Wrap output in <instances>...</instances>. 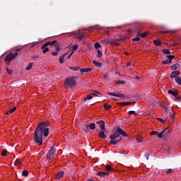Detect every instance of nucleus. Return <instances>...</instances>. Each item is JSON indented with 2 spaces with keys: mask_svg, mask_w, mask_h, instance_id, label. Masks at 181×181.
Listing matches in <instances>:
<instances>
[{
  "mask_svg": "<svg viewBox=\"0 0 181 181\" xmlns=\"http://www.w3.org/2000/svg\"><path fill=\"white\" fill-rule=\"evenodd\" d=\"M56 52H52V56H57V54H59V50H60V47H56Z\"/></svg>",
  "mask_w": 181,
  "mask_h": 181,
  "instance_id": "nucleus-21",
  "label": "nucleus"
},
{
  "mask_svg": "<svg viewBox=\"0 0 181 181\" xmlns=\"http://www.w3.org/2000/svg\"><path fill=\"white\" fill-rule=\"evenodd\" d=\"M103 43H105V45H110L111 44V40H110V39H105L103 40Z\"/></svg>",
  "mask_w": 181,
  "mask_h": 181,
  "instance_id": "nucleus-30",
  "label": "nucleus"
},
{
  "mask_svg": "<svg viewBox=\"0 0 181 181\" xmlns=\"http://www.w3.org/2000/svg\"><path fill=\"white\" fill-rule=\"evenodd\" d=\"M108 95H112L113 97H118L119 98H122V100H124L125 98V95L123 93H119L118 92L116 93H107Z\"/></svg>",
  "mask_w": 181,
  "mask_h": 181,
  "instance_id": "nucleus-6",
  "label": "nucleus"
},
{
  "mask_svg": "<svg viewBox=\"0 0 181 181\" xmlns=\"http://www.w3.org/2000/svg\"><path fill=\"white\" fill-rule=\"evenodd\" d=\"M111 105H108V104H105L103 105V108H105V110H110V108H111Z\"/></svg>",
  "mask_w": 181,
  "mask_h": 181,
  "instance_id": "nucleus-33",
  "label": "nucleus"
},
{
  "mask_svg": "<svg viewBox=\"0 0 181 181\" xmlns=\"http://www.w3.org/2000/svg\"><path fill=\"white\" fill-rule=\"evenodd\" d=\"M93 69L91 68H82L81 69V73H88V71H91Z\"/></svg>",
  "mask_w": 181,
  "mask_h": 181,
  "instance_id": "nucleus-17",
  "label": "nucleus"
},
{
  "mask_svg": "<svg viewBox=\"0 0 181 181\" xmlns=\"http://www.w3.org/2000/svg\"><path fill=\"white\" fill-rule=\"evenodd\" d=\"M170 118L173 121H175V115H173V113H170Z\"/></svg>",
  "mask_w": 181,
  "mask_h": 181,
  "instance_id": "nucleus-44",
  "label": "nucleus"
},
{
  "mask_svg": "<svg viewBox=\"0 0 181 181\" xmlns=\"http://www.w3.org/2000/svg\"><path fill=\"white\" fill-rule=\"evenodd\" d=\"M1 156H6V150H4L1 152Z\"/></svg>",
  "mask_w": 181,
  "mask_h": 181,
  "instance_id": "nucleus-50",
  "label": "nucleus"
},
{
  "mask_svg": "<svg viewBox=\"0 0 181 181\" xmlns=\"http://www.w3.org/2000/svg\"><path fill=\"white\" fill-rule=\"evenodd\" d=\"M88 127L89 129H91L93 131L95 129V124L94 123H91L90 124H89Z\"/></svg>",
  "mask_w": 181,
  "mask_h": 181,
  "instance_id": "nucleus-26",
  "label": "nucleus"
},
{
  "mask_svg": "<svg viewBox=\"0 0 181 181\" xmlns=\"http://www.w3.org/2000/svg\"><path fill=\"white\" fill-rule=\"evenodd\" d=\"M170 132H169V129L166 128L162 132L159 133L158 135V138H163V136H168L169 135Z\"/></svg>",
  "mask_w": 181,
  "mask_h": 181,
  "instance_id": "nucleus-7",
  "label": "nucleus"
},
{
  "mask_svg": "<svg viewBox=\"0 0 181 181\" xmlns=\"http://www.w3.org/2000/svg\"><path fill=\"white\" fill-rule=\"evenodd\" d=\"M67 53H65L59 57V63H61L62 64L64 63V58L66 57V56H67Z\"/></svg>",
  "mask_w": 181,
  "mask_h": 181,
  "instance_id": "nucleus-16",
  "label": "nucleus"
},
{
  "mask_svg": "<svg viewBox=\"0 0 181 181\" xmlns=\"http://www.w3.org/2000/svg\"><path fill=\"white\" fill-rule=\"evenodd\" d=\"M126 54H128V53H127Z\"/></svg>",
  "mask_w": 181,
  "mask_h": 181,
  "instance_id": "nucleus-58",
  "label": "nucleus"
},
{
  "mask_svg": "<svg viewBox=\"0 0 181 181\" xmlns=\"http://www.w3.org/2000/svg\"><path fill=\"white\" fill-rule=\"evenodd\" d=\"M77 49H78V45H72L71 46V54H74V52L76 50H77Z\"/></svg>",
  "mask_w": 181,
  "mask_h": 181,
  "instance_id": "nucleus-19",
  "label": "nucleus"
},
{
  "mask_svg": "<svg viewBox=\"0 0 181 181\" xmlns=\"http://www.w3.org/2000/svg\"><path fill=\"white\" fill-rule=\"evenodd\" d=\"M105 169H106V170H107L108 172H112V170H114L112 169V168L110 165H107L105 166Z\"/></svg>",
  "mask_w": 181,
  "mask_h": 181,
  "instance_id": "nucleus-29",
  "label": "nucleus"
},
{
  "mask_svg": "<svg viewBox=\"0 0 181 181\" xmlns=\"http://www.w3.org/2000/svg\"><path fill=\"white\" fill-rule=\"evenodd\" d=\"M33 67V63L29 62L26 66V70H30Z\"/></svg>",
  "mask_w": 181,
  "mask_h": 181,
  "instance_id": "nucleus-22",
  "label": "nucleus"
},
{
  "mask_svg": "<svg viewBox=\"0 0 181 181\" xmlns=\"http://www.w3.org/2000/svg\"><path fill=\"white\" fill-rule=\"evenodd\" d=\"M104 131L105 130H102L99 132L98 136L101 139H105L107 138V135L105 134V133H104Z\"/></svg>",
  "mask_w": 181,
  "mask_h": 181,
  "instance_id": "nucleus-15",
  "label": "nucleus"
},
{
  "mask_svg": "<svg viewBox=\"0 0 181 181\" xmlns=\"http://www.w3.org/2000/svg\"><path fill=\"white\" fill-rule=\"evenodd\" d=\"M170 63H172V61H170L169 59L163 61V64H170Z\"/></svg>",
  "mask_w": 181,
  "mask_h": 181,
  "instance_id": "nucleus-32",
  "label": "nucleus"
},
{
  "mask_svg": "<svg viewBox=\"0 0 181 181\" xmlns=\"http://www.w3.org/2000/svg\"><path fill=\"white\" fill-rule=\"evenodd\" d=\"M95 49H101V45L98 42L95 43Z\"/></svg>",
  "mask_w": 181,
  "mask_h": 181,
  "instance_id": "nucleus-36",
  "label": "nucleus"
},
{
  "mask_svg": "<svg viewBox=\"0 0 181 181\" xmlns=\"http://www.w3.org/2000/svg\"><path fill=\"white\" fill-rule=\"evenodd\" d=\"M22 164V162L20 160H16L14 165L16 166H21V165Z\"/></svg>",
  "mask_w": 181,
  "mask_h": 181,
  "instance_id": "nucleus-28",
  "label": "nucleus"
},
{
  "mask_svg": "<svg viewBox=\"0 0 181 181\" xmlns=\"http://www.w3.org/2000/svg\"><path fill=\"white\" fill-rule=\"evenodd\" d=\"M145 158L147 159V160H149V153H146L144 154Z\"/></svg>",
  "mask_w": 181,
  "mask_h": 181,
  "instance_id": "nucleus-48",
  "label": "nucleus"
},
{
  "mask_svg": "<svg viewBox=\"0 0 181 181\" xmlns=\"http://www.w3.org/2000/svg\"><path fill=\"white\" fill-rule=\"evenodd\" d=\"M179 74H180V72L179 71H175L170 74V77L171 78H176V77H177V76H179Z\"/></svg>",
  "mask_w": 181,
  "mask_h": 181,
  "instance_id": "nucleus-12",
  "label": "nucleus"
},
{
  "mask_svg": "<svg viewBox=\"0 0 181 181\" xmlns=\"http://www.w3.org/2000/svg\"><path fill=\"white\" fill-rule=\"evenodd\" d=\"M175 81H176V83H177V84L181 86V78H180V77L175 78Z\"/></svg>",
  "mask_w": 181,
  "mask_h": 181,
  "instance_id": "nucleus-34",
  "label": "nucleus"
},
{
  "mask_svg": "<svg viewBox=\"0 0 181 181\" xmlns=\"http://www.w3.org/2000/svg\"><path fill=\"white\" fill-rule=\"evenodd\" d=\"M97 52H98V57H103V52L100 49H98Z\"/></svg>",
  "mask_w": 181,
  "mask_h": 181,
  "instance_id": "nucleus-39",
  "label": "nucleus"
},
{
  "mask_svg": "<svg viewBox=\"0 0 181 181\" xmlns=\"http://www.w3.org/2000/svg\"><path fill=\"white\" fill-rule=\"evenodd\" d=\"M168 94H171V95H173V97H175V100H179V98H177V95L179 94L177 91L169 90Z\"/></svg>",
  "mask_w": 181,
  "mask_h": 181,
  "instance_id": "nucleus-11",
  "label": "nucleus"
},
{
  "mask_svg": "<svg viewBox=\"0 0 181 181\" xmlns=\"http://www.w3.org/2000/svg\"><path fill=\"white\" fill-rule=\"evenodd\" d=\"M127 66H131V62H128V63L127 64Z\"/></svg>",
  "mask_w": 181,
  "mask_h": 181,
  "instance_id": "nucleus-54",
  "label": "nucleus"
},
{
  "mask_svg": "<svg viewBox=\"0 0 181 181\" xmlns=\"http://www.w3.org/2000/svg\"><path fill=\"white\" fill-rule=\"evenodd\" d=\"M54 153H56V147H54V145H53L51 146L50 149L49 150L47 154V159L53 160V158H54Z\"/></svg>",
  "mask_w": 181,
  "mask_h": 181,
  "instance_id": "nucleus-4",
  "label": "nucleus"
},
{
  "mask_svg": "<svg viewBox=\"0 0 181 181\" xmlns=\"http://www.w3.org/2000/svg\"><path fill=\"white\" fill-rule=\"evenodd\" d=\"M19 50H21V49L18 48L16 49V52H19Z\"/></svg>",
  "mask_w": 181,
  "mask_h": 181,
  "instance_id": "nucleus-55",
  "label": "nucleus"
},
{
  "mask_svg": "<svg viewBox=\"0 0 181 181\" xmlns=\"http://www.w3.org/2000/svg\"><path fill=\"white\" fill-rule=\"evenodd\" d=\"M153 44L156 46H160L162 45V43L160 42V41L158 40H154L153 41Z\"/></svg>",
  "mask_w": 181,
  "mask_h": 181,
  "instance_id": "nucleus-25",
  "label": "nucleus"
},
{
  "mask_svg": "<svg viewBox=\"0 0 181 181\" xmlns=\"http://www.w3.org/2000/svg\"><path fill=\"white\" fill-rule=\"evenodd\" d=\"M93 64H94V66H95V67H101V63L96 62V61H93Z\"/></svg>",
  "mask_w": 181,
  "mask_h": 181,
  "instance_id": "nucleus-23",
  "label": "nucleus"
},
{
  "mask_svg": "<svg viewBox=\"0 0 181 181\" xmlns=\"http://www.w3.org/2000/svg\"><path fill=\"white\" fill-rule=\"evenodd\" d=\"M65 86L68 88H73L76 86V80L73 78H68L65 79Z\"/></svg>",
  "mask_w": 181,
  "mask_h": 181,
  "instance_id": "nucleus-3",
  "label": "nucleus"
},
{
  "mask_svg": "<svg viewBox=\"0 0 181 181\" xmlns=\"http://www.w3.org/2000/svg\"><path fill=\"white\" fill-rule=\"evenodd\" d=\"M6 71H7V73H8V74H12V73H13L12 69H9V68L6 67Z\"/></svg>",
  "mask_w": 181,
  "mask_h": 181,
  "instance_id": "nucleus-42",
  "label": "nucleus"
},
{
  "mask_svg": "<svg viewBox=\"0 0 181 181\" xmlns=\"http://www.w3.org/2000/svg\"><path fill=\"white\" fill-rule=\"evenodd\" d=\"M165 172L168 175H169V173H172L173 172V170L169 168V169L166 170Z\"/></svg>",
  "mask_w": 181,
  "mask_h": 181,
  "instance_id": "nucleus-45",
  "label": "nucleus"
},
{
  "mask_svg": "<svg viewBox=\"0 0 181 181\" xmlns=\"http://www.w3.org/2000/svg\"><path fill=\"white\" fill-rule=\"evenodd\" d=\"M132 104H135V102H123L119 103L118 105H122V107H125L127 105H132Z\"/></svg>",
  "mask_w": 181,
  "mask_h": 181,
  "instance_id": "nucleus-13",
  "label": "nucleus"
},
{
  "mask_svg": "<svg viewBox=\"0 0 181 181\" xmlns=\"http://www.w3.org/2000/svg\"><path fill=\"white\" fill-rule=\"evenodd\" d=\"M158 120L160 121L161 124H165V120H163V119L158 118Z\"/></svg>",
  "mask_w": 181,
  "mask_h": 181,
  "instance_id": "nucleus-51",
  "label": "nucleus"
},
{
  "mask_svg": "<svg viewBox=\"0 0 181 181\" xmlns=\"http://www.w3.org/2000/svg\"><path fill=\"white\" fill-rule=\"evenodd\" d=\"M105 78H107V74L105 75Z\"/></svg>",
  "mask_w": 181,
  "mask_h": 181,
  "instance_id": "nucleus-57",
  "label": "nucleus"
},
{
  "mask_svg": "<svg viewBox=\"0 0 181 181\" xmlns=\"http://www.w3.org/2000/svg\"><path fill=\"white\" fill-rule=\"evenodd\" d=\"M33 60H37V59H39V57H33Z\"/></svg>",
  "mask_w": 181,
  "mask_h": 181,
  "instance_id": "nucleus-53",
  "label": "nucleus"
},
{
  "mask_svg": "<svg viewBox=\"0 0 181 181\" xmlns=\"http://www.w3.org/2000/svg\"><path fill=\"white\" fill-rule=\"evenodd\" d=\"M22 175H23V176H24L25 177H26V176H28V175H29V173L28 172V170H23V172H22Z\"/></svg>",
  "mask_w": 181,
  "mask_h": 181,
  "instance_id": "nucleus-31",
  "label": "nucleus"
},
{
  "mask_svg": "<svg viewBox=\"0 0 181 181\" xmlns=\"http://www.w3.org/2000/svg\"><path fill=\"white\" fill-rule=\"evenodd\" d=\"M71 69V70H74V71H77V70H79L80 68H78V66H74Z\"/></svg>",
  "mask_w": 181,
  "mask_h": 181,
  "instance_id": "nucleus-47",
  "label": "nucleus"
},
{
  "mask_svg": "<svg viewBox=\"0 0 181 181\" xmlns=\"http://www.w3.org/2000/svg\"><path fill=\"white\" fill-rule=\"evenodd\" d=\"M55 43H57V41L54 40L52 42H48L42 45V49L47 47V46H54Z\"/></svg>",
  "mask_w": 181,
  "mask_h": 181,
  "instance_id": "nucleus-10",
  "label": "nucleus"
},
{
  "mask_svg": "<svg viewBox=\"0 0 181 181\" xmlns=\"http://www.w3.org/2000/svg\"><path fill=\"white\" fill-rule=\"evenodd\" d=\"M71 56H73V54H71V52L68 55L67 59H70V57H71Z\"/></svg>",
  "mask_w": 181,
  "mask_h": 181,
  "instance_id": "nucleus-52",
  "label": "nucleus"
},
{
  "mask_svg": "<svg viewBox=\"0 0 181 181\" xmlns=\"http://www.w3.org/2000/svg\"><path fill=\"white\" fill-rule=\"evenodd\" d=\"M122 84H125V82H122Z\"/></svg>",
  "mask_w": 181,
  "mask_h": 181,
  "instance_id": "nucleus-56",
  "label": "nucleus"
},
{
  "mask_svg": "<svg viewBox=\"0 0 181 181\" xmlns=\"http://www.w3.org/2000/svg\"><path fill=\"white\" fill-rule=\"evenodd\" d=\"M83 37H84V35H82V34H79L77 36V39H78V40H81V39H83Z\"/></svg>",
  "mask_w": 181,
  "mask_h": 181,
  "instance_id": "nucleus-41",
  "label": "nucleus"
},
{
  "mask_svg": "<svg viewBox=\"0 0 181 181\" xmlns=\"http://www.w3.org/2000/svg\"><path fill=\"white\" fill-rule=\"evenodd\" d=\"M167 57L170 62H171V60H173L175 59V56L173 55H168Z\"/></svg>",
  "mask_w": 181,
  "mask_h": 181,
  "instance_id": "nucleus-37",
  "label": "nucleus"
},
{
  "mask_svg": "<svg viewBox=\"0 0 181 181\" xmlns=\"http://www.w3.org/2000/svg\"><path fill=\"white\" fill-rule=\"evenodd\" d=\"M49 124L45 122L40 124L36 129L34 133V141L37 145H42L43 136H47L49 135Z\"/></svg>",
  "mask_w": 181,
  "mask_h": 181,
  "instance_id": "nucleus-1",
  "label": "nucleus"
},
{
  "mask_svg": "<svg viewBox=\"0 0 181 181\" xmlns=\"http://www.w3.org/2000/svg\"><path fill=\"white\" fill-rule=\"evenodd\" d=\"M163 53L164 54H170V51L169 49H163Z\"/></svg>",
  "mask_w": 181,
  "mask_h": 181,
  "instance_id": "nucleus-38",
  "label": "nucleus"
},
{
  "mask_svg": "<svg viewBox=\"0 0 181 181\" xmlns=\"http://www.w3.org/2000/svg\"><path fill=\"white\" fill-rule=\"evenodd\" d=\"M43 47V45L41 47V49H42V53H47V52H49V48L47 47Z\"/></svg>",
  "mask_w": 181,
  "mask_h": 181,
  "instance_id": "nucleus-27",
  "label": "nucleus"
},
{
  "mask_svg": "<svg viewBox=\"0 0 181 181\" xmlns=\"http://www.w3.org/2000/svg\"><path fill=\"white\" fill-rule=\"evenodd\" d=\"M136 141H137L138 143H140V142H142L143 139L141 137H137Z\"/></svg>",
  "mask_w": 181,
  "mask_h": 181,
  "instance_id": "nucleus-49",
  "label": "nucleus"
},
{
  "mask_svg": "<svg viewBox=\"0 0 181 181\" xmlns=\"http://www.w3.org/2000/svg\"><path fill=\"white\" fill-rule=\"evenodd\" d=\"M108 175H110V173H103V172L98 173V176H100V177H105V176H108Z\"/></svg>",
  "mask_w": 181,
  "mask_h": 181,
  "instance_id": "nucleus-18",
  "label": "nucleus"
},
{
  "mask_svg": "<svg viewBox=\"0 0 181 181\" xmlns=\"http://www.w3.org/2000/svg\"><path fill=\"white\" fill-rule=\"evenodd\" d=\"M99 125L101 131H105V122L103 120H99L96 122Z\"/></svg>",
  "mask_w": 181,
  "mask_h": 181,
  "instance_id": "nucleus-9",
  "label": "nucleus"
},
{
  "mask_svg": "<svg viewBox=\"0 0 181 181\" xmlns=\"http://www.w3.org/2000/svg\"><path fill=\"white\" fill-rule=\"evenodd\" d=\"M170 69H171V70H176L177 69V65L174 64V65L171 66Z\"/></svg>",
  "mask_w": 181,
  "mask_h": 181,
  "instance_id": "nucleus-43",
  "label": "nucleus"
},
{
  "mask_svg": "<svg viewBox=\"0 0 181 181\" xmlns=\"http://www.w3.org/2000/svg\"><path fill=\"white\" fill-rule=\"evenodd\" d=\"M17 56L18 52H16L14 54L10 53L6 57L5 62H11V60H13V59H15Z\"/></svg>",
  "mask_w": 181,
  "mask_h": 181,
  "instance_id": "nucleus-5",
  "label": "nucleus"
},
{
  "mask_svg": "<svg viewBox=\"0 0 181 181\" xmlns=\"http://www.w3.org/2000/svg\"><path fill=\"white\" fill-rule=\"evenodd\" d=\"M141 39H139V37H135L133 39V42H139Z\"/></svg>",
  "mask_w": 181,
  "mask_h": 181,
  "instance_id": "nucleus-46",
  "label": "nucleus"
},
{
  "mask_svg": "<svg viewBox=\"0 0 181 181\" xmlns=\"http://www.w3.org/2000/svg\"><path fill=\"white\" fill-rule=\"evenodd\" d=\"M138 36L139 37H146V36H148V33H138Z\"/></svg>",
  "mask_w": 181,
  "mask_h": 181,
  "instance_id": "nucleus-24",
  "label": "nucleus"
},
{
  "mask_svg": "<svg viewBox=\"0 0 181 181\" xmlns=\"http://www.w3.org/2000/svg\"><path fill=\"white\" fill-rule=\"evenodd\" d=\"M63 176H64V171H59L56 175V180H60V179L63 177Z\"/></svg>",
  "mask_w": 181,
  "mask_h": 181,
  "instance_id": "nucleus-14",
  "label": "nucleus"
},
{
  "mask_svg": "<svg viewBox=\"0 0 181 181\" xmlns=\"http://www.w3.org/2000/svg\"><path fill=\"white\" fill-rule=\"evenodd\" d=\"M129 115H138V113H136V112H135L134 110L129 111Z\"/></svg>",
  "mask_w": 181,
  "mask_h": 181,
  "instance_id": "nucleus-35",
  "label": "nucleus"
},
{
  "mask_svg": "<svg viewBox=\"0 0 181 181\" xmlns=\"http://www.w3.org/2000/svg\"><path fill=\"white\" fill-rule=\"evenodd\" d=\"M100 92H96L94 93H92L91 95H88L85 98H84V101H87V100H91L93 98V95H94L95 97H98V95H100Z\"/></svg>",
  "mask_w": 181,
  "mask_h": 181,
  "instance_id": "nucleus-8",
  "label": "nucleus"
},
{
  "mask_svg": "<svg viewBox=\"0 0 181 181\" xmlns=\"http://www.w3.org/2000/svg\"><path fill=\"white\" fill-rule=\"evenodd\" d=\"M158 134H159V133L156 131H153L150 133V135H156L157 136Z\"/></svg>",
  "mask_w": 181,
  "mask_h": 181,
  "instance_id": "nucleus-40",
  "label": "nucleus"
},
{
  "mask_svg": "<svg viewBox=\"0 0 181 181\" xmlns=\"http://www.w3.org/2000/svg\"><path fill=\"white\" fill-rule=\"evenodd\" d=\"M16 110V107H13V108L10 109L6 112V115H11V114H12V112H14Z\"/></svg>",
  "mask_w": 181,
  "mask_h": 181,
  "instance_id": "nucleus-20",
  "label": "nucleus"
},
{
  "mask_svg": "<svg viewBox=\"0 0 181 181\" xmlns=\"http://www.w3.org/2000/svg\"><path fill=\"white\" fill-rule=\"evenodd\" d=\"M120 135L124 137L128 136V134H127L125 131L119 127H117L115 132L110 136L111 145H115L116 144H118V142H121L122 138L119 137ZM118 138L119 139H118Z\"/></svg>",
  "mask_w": 181,
  "mask_h": 181,
  "instance_id": "nucleus-2",
  "label": "nucleus"
}]
</instances>
